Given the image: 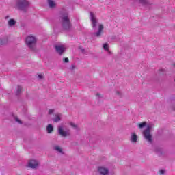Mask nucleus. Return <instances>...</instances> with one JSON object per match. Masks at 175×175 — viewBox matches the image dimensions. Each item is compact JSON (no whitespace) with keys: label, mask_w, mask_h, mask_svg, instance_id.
I'll return each instance as SVG.
<instances>
[{"label":"nucleus","mask_w":175,"mask_h":175,"mask_svg":"<svg viewBox=\"0 0 175 175\" xmlns=\"http://www.w3.org/2000/svg\"><path fill=\"white\" fill-rule=\"evenodd\" d=\"M58 133L59 135H60V136H62L63 137H66V136L69 135V132L64 131V127H62V126H59Z\"/></svg>","instance_id":"8"},{"label":"nucleus","mask_w":175,"mask_h":175,"mask_svg":"<svg viewBox=\"0 0 175 175\" xmlns=\"http://www.w3.org/2000/svg\"><path fill=\"white\" fill-rule=\"evenodd\" d=\"M152 124H148L143 131L144 137L146 142H148L150 144L152 143V135H151V129H152Z\"/></svg>","instance_id":"4"},{"label":"nucleus","mask_w":175,"mask_h":175,"mask_svg":"<svg viewBox=\"0 0 175 175\" xmlns=\"http://www.w3.org/2000/svg\"><path fill=\"white\" fill-rule=\"evenodd\" d=\"M103 49L106 51H109V44H103Z\"/></svg>","instance_id":"20"},{"label":"nucleus","mask_w":175,"mask_h":175,"mask_svg":"<svg viewBox=\"0 0 175 175\" xmlns=\"http://www.w3.org/2000/svg\"><path fill=\"white\" fill-rule=\"evenodd\" d=\"M53 113H54V109H49V114L51 115Z\"/></svg>","instance_id":"22"},{"label":"nucleus","mask_w":175,"mask_h":175,"mask_svg":"<svg viewBox=\"0 0 175 175\" xmlns=\"http://www.w3.org/2000/svg\"><path fill=\"white\" fill-rule=\"evenodd\" d=\"M5 20H8V18H9V16H5Z\"/></svg>","instance_id":"30"},{"label":"nucleus","mask_w":175,"mask_h":175,"mask_svg":"<svg viewBox=\"0 0 175 175\" xmlns=\"http://www.w3.org/2000/svg\"><path fill=\"white\" fill-rule=\"evenodd\" d=\"M61 18L62 27L63 29H65L66 31H69L70 29V27H72V25L70 24V21L69 19L68 12L66 10H64L63 12H62Z\"/></svg>","instance_id":"2"},{"label":"nucleus","mask_w":175,"mask_h":175,"mask_svg":"<svg viewBox=\"0 0 175 175\" xmlns=\"http://www.w3.org/2000/svg\"><path fill=\"white\" fill-rule=\"evenodd\" d=\"M28 166L31 167V169H36L39 166V162L36 160H30Z\"/></svg>","instance_id":"7"},{"label":"nucleus","mask_w":175,"mask_h":175,"mask_svg":"<svg viewBox=\"0 0 175 175\" xmlns=\"http://www.w3.org/2000/svg\"><path fill=\"white\" fill-rule=\"evenodd\" d=\"M46 131L48 133H51L53 131V125L49 124L46 127Z\"/></svg>","instance_id":"15"},{"label":"nucleus","mask_w":175,"mask_h":175,"mask_svg":"<svg viewBox=\"0 0 175 175\" xmlns=\"http://www.w3.org/2000/svg\"><path fill=\"white\" fill-rule=\"evenodd\" d=\"M54 150L55 151H57V152H59V154H61V155H64V150H62V148L59 146H55Z\"/></svg>","instance_id":"12"},{"label":"nucleus","mask_w":175,"mask_h":175,"mask_svg":"<svg viewBox=\"0 0 175 175\" xmlns=\"http://www.w3.org/2000/svg\"><path fill=\"white\" fill-rule=\"evenodd\" d=\"M76 68V66L75 64H72L70 67L71 70H73Z\"/></svg>","instance_id":"23"},{"label":"nucleus","mask_w":175,"mask_h":175,"mask_svg":"<svg viewBox=\"0 0 175 175\" xmlns=\"http://www.w3.org/2000/svg\"><path fill=\"white\" fill-rule=\"evenodd\" d=\"M64 62H66V63L69 62V59H68V57H66V58L64 59Z\"/></svg>","instance_id":"25"},{"label":"nucleus","mask_w":175,"mask_h":175,"mask_svg":"<svg viewBox=\"0 0 175 175\" xmlns=\"http://www.w3.org/2000/svg\"><path fill=\"white\" fill-rule=\"evenodd\" d=\"M131 139L133 143H136L137 142V135L135 133H132Z\"/></svg>","instance_id":"14"},{"label":"nucleus","mask_w":175,"mask_h":175,"mask_svg":"<svg viewBox=\"0 0 175 175\" xmlns=\"http://www.w3.org/2000/svg\"><path fill=\"white\" fill-rule=\"evenodd\" d=\"M48 3L49 5V7L51 8H55V3L53 0H49Z\"/></svg>","instance_id":"16"},{"label":"nucleus","mask_w":175,"mask_h":175,"mask_svg":"<svg viewBox=\"0 0 175 175\" xmlns=\"http://www.w3.org/2000/svg\"><path fill=\"white\" fill-rule=\"evenodd\" d=\"M38 77H39L40 79H43V75L42 74H40L38 75Z\"/></svg>","instance_id":"26"},{"label":"nucleus","mask_w":175,"mask_h":175,"mask_svg":"<svg viewBox=\"0 0 175 175\" xmlns=\"http://www.w3.org/2000/svg\"><path fill=\"white\" fill-rule=\"evenodd\" d=\"M82 51H84V49H82Z\"/></svg>","instance_id":"32"},{"label":"nucleus","mask_w":175,"mask_h":175,"mask_svg":"<svg viewBox=\"0 0 175 175\" xmlns=\"http://www.w3.org/2000/svg\"><path fill=\"white\" fill-rule=\"evenodd\" d=\"M61 118H62V115L59 113H56L54 115V118H53V121L55 122H59L61 121Z\"/></svg>","instance_id":"10"},{"label":"nucleus","mask_w":175,"mask_h":175,"mask_svg":"<svg viewBox=\"0 0 175 175\" xmlns=\"http://www.w3.org/2000/svg\"><path fill=\"white\" fill-rule=\"evenodd\" d=\"M55 49L57 51V53L59 54V55H62V54H64V53L65 52L66 50V47L64 45H55Z\"/></svg>","instance_id":"6"},{"label":"nucleus","mask_w":175,"mask_h":175,"mask_svg":"<svg viewBox=\"0 0 175 175\" xmlns=\"http://www.w3.org/2000/svg\"><path fill=\"white\" fill-rule=\"evenodd\" d=\"M89 18L91 21L93 29L94 31H96V29H98L97 32L94 33V36L100 38V35H102V31H103V25L98 23V18H96V15L92 12H90Z\"/></svg>","instance_id":"1"},{"label":"nucleus","mask_w":175,"mask_h":175,"mask_svg":"<svg viewBox=\"0 0 175 175\" xmlns=\"http://www.w3.org/2000/svg\"><path fill=\"white\" fill-rule=\"evenodd\" d=\"M25 42L27 46L31 50H33V46H35V44L36 43V38L34 36H29L27 37Z\"/></svg>","instance_id":"5"},{"label":"nucleus","mask_w":175,"mask_h":175,"mask_svg":"<svg viewBox=\"0 0 175 175\" xmlns=\"http://www.w3.org/2000/svg\"><path fill=\"white\" fill-rule=\"evenodd\" d=\"M16 20L13 18L10 19L8 22V27H14V25H16Z\"/></svg>","instance_id":"13"},{"label":"nucleus","mask_w":175,"mask_h":175,"mask_svg":"<svg viewBox=\"0 0 175 175\" xmlns=\"http://www.w3.org/2000/svg\"><path fill=\"white\" fill-rule=\"evenodd\" d=\"M147 125V122H142V123H139L138 124V126L140 129H143V128H144V126H146Z\"/></svg>","instance_id":"17"},{"label":"nucleus","mask_w":175,"mask_h":175,"mask_svg":"<svg viewBox=\"0 0 175 175\" xmlns=\"http://www.w3.org/2000/svg\"><path fill=\"white\" fill-rule=\"evenodd\" d=\"M96 96H98L99 98V96H100V94H96Z\"/></svg>","instance_id":"31"},{"label":"nucleus","mask_w":175,"mask_h":175,"mask_svg":"<svg viewBox=\"0 0 175 175\" xmlns=\"http://www.w3.org/2000/svg\"><path fill=\"white\" fill-rule=\"evenodd\" d=\"M116 94H117V95H119V96H121V93H120V92H117Z\"/></svg>","instance_id":"27"},{"label":"nucleus","mask_w":175,"mask_h":175,"mask_svg":"<svg viewBox=\"0 0 175 175\" xmlns=\"http://www.w3.org/2000/svg\"><path fill=\"white\" fill-rule=\"evenodd\" d=\"M29 6V1L27 0H15V9L25 12Z\"/></svg>","instance_id":"3"},{"label":"nucleus","mask_w":175,"mask_h":175,"mask_svg":"<svg viewBox=\"0 0 175 175\" xmlns=\"http://www.w3.org/2000/svg\"><path fill=\"white\" fill-rule=\"evenodd\" d=\"M136 3H139L142 6H147L148 5V0H137Z\"/></svg>","instance_id":"11"},{"label":"nucleus","mask_w":175,"mask_h":175,"mask_svg":"<svg viewBox=\"0 0 175 175\" xmlns=\"http://www.w3.org/2000/svg\"><path fill=\"white\" fill-rule=\"evenodd\" d=\"M159 72H165V70H163V69H160V70H159Z\"/></svg>","instance_id":"29"},{"label":"nucleus","mask_w":175,"mask_h":175,"mask_svg":"<svg viewBox=\"0 0 175 175\" xmlns=\"http://www.w3.org/2000/svg\"><path fill=\"white\" fill-rule=\"evenodd\" d=\"M14 120L16 122H18V124H21V120H20L17 117H14Z\"/></svg>","instance_id":"21"},{"label":"nucleus","mask_w":175,"mask_h":175,"mask_svg":"<svg viewBox=\"0 0 175 175\" xmlns=\"http://www.w3.org/2000/svg\"><path fill=\"white\" fill-rule=\"evenodd\" d=\"M3 44V42L2 41V40L0 38V45L1 44Z\"/></svg>","instance_id":"28"},{"label":"nucleus","mask_w":175,"mask_h":175,"mask_svg":"<svg viewBox=\"0 0 175 175\" xmlns=\"http://www.w3.org/2000/svg\"><path fill=\"white\" fill-rule=\"evenodd\" d=\"M70 126H72V128H74V129H75L76 131H79V127H77V125H76L75 123L70 122Z\"/></svg>","instance_id":"19"},{"label":"nucleus","mask_w":175,"mask_h":175,"mask_svg":"<svg viewBox=\"0 0 175 175\" xmlns=\"http://www.w3.org/2000/svg\"><path fill=\"white\" fill-rule=\"evenodd\" d=\"M160 174H165V170H160Z\"/></svg>","instance_id":"24"},{"label":"nucleus","mask_w":175,"mask_h":175,"mask_svg":"<svg viewBox=\"0 0 175 175\" xmlns=\"http://www.w3.org/2000/svg\"><path fill=\"white\" fill-rule=\"evenodd\" d=\"M23 90V88L21 86H18L17 88V90L16 92V95H20V94H21V91Z\"/></svg>","instance_id":"18"},{"label":"nucleus","mask_w":175,"mask_h":175,"mask_svg":"<svg viewBox=\"0 0 175 175\" xmlns=\"http://www.w3.org/2000/svg\"><path fill=\"white\" fill-rule=\"evenodd\" d=\"M98 172L101 175H107V174H109V169H107L105 167H99Z\"/></svg>","instance_id":"9"}]
</instances>
